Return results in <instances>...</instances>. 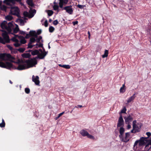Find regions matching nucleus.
I'll list each match as a JSON object with an SVG mask.
<instances>
[{
  "mask_svg": "<svg viewBox=\"0 0 151 151\" xmlns=\"http://www.w3.org/2000/svg\"><path fill=\"white\" fill-rule=\"evenodd\" d=\"M5 56L7 58H8V59H12V56L10 54H5Z\"/></svg>",
  "mask_w": 151,
  "mask_h": 151,
  "instance_id": "nucleus-41",
  "label": "nucleus"
},
{
  "mask_svg": "<svg viewBox=\"0 0 151 151\" xmlns=\"http://www.w3.org/2000/svg\"><path fill=\"white\" fill-rule=\"evenodd\" d=\"M147 142V139L146 137H142L139 140H136L134 144L133 149L134 150H136L137 146L140 147L144 145Z\"/></svg>",
  "mask_w": 151,
  "mask_h": 151,
  "instance_id": "nucleus-2",
  "label": "nucleus"
},
{
  "mask_svg": "<svg viewBox=\"0 0 151 151\" xmlns=\"http://www.w3.org/2000/svg\"><path fill=\"white\" fill-rule=\"evenodd\" d=\"M39 43V44H38V47L36 46L35 47V48H37L38 47H42L43 48L44 50H45L44 48H43V44L40 42V43Z\"/></svg>",
  "mask_w": 151,
  "mask_h": 151,
  "instance_id": "nucleus-31",
  "label": "nucleus"
},
{
  "mask_svg": "<svg viewBox=\"0 0 151 151\" xmlns=\"http://www.w3.org/2000/svg\"><path fill=\"white\" fill-rule=\"evenodd\" d=\"M19 33L21 35H24L26 34V33L25 32L21 30L19 31Z\"/></svg>",
  "mask_w": 151,
  "mask_h": 151,
  "instance_id": "nucleus-55",
  "label": "nucleus"
},
{
  "mask_svg": "<svg viewBox=\"0 0 151 151\" xmlns=\"http://www.w3.org/2000/svg\"><path fill=\"white\" fill-rule=\"evenodd\" d=\"M5 57V54H1L0 55V58L3 60H4V58Z\"/></svg>",
  "mask_w": 151,
  "mask_h": 151,
  "instance_id": "nucleus-39",
  "label": "nucleus"
},
{
  "mask_svg": "<svg viewBox=\"0 0 151 151\" xmlns=\"http://www.w3.org/2000/svg\"><path fill=\"white\" fill-rule=\"evenodd\" d=\"M124 131V129L122 127L120 128L119 130V133L120 134V135H119L120 138H121L122 136Z\"/></svg>",
  "mask_w": 151,
  "mask_h": 151,
  "instance_id": "nucleus-15",
  "label": "nucleus"
},
{
  "mask_svg": "<svg viewBox=\"0 0 151 151\" xmlns=\"http://www.w3.org/2000/svg\"><path fill=\"white\" fill-rule=\"evenodd\" d=\"M125 86L124 84H123L122 87L120 88V93H124L125 91Z\"/></svg>",
  "mask_w": 151,
  "mask_h": 151,
  "instance_id": "nucleus-25",
  "label": "nucleus"
},
{
  "mask_svg": "<svg viewBox=\"0 0 151 151\" xmlns=\"http://www.w3.org/2000/svg\"><path fill=\"white\" fill-rule=\"evenodd\" d=\"M127 109L125 107H124L121 111V113H125Z\"/></svg>",
  "mask_w": 151,
  "mask_h": 151,
  "instance_id": "nucleus-46",
  "label": "nucleus"
},
{
  "mask_svg": "<svg viewBox=\"0 0 151 151\" xmlns=\"http://www.w3.org/2000/svg\"><path fill=\"white\" fill-rule=\"evenodd\" d=\"M27 65L25 64L19 65L17 68V69L19 70H22L32 67L33 66L32 64L31 65H28L27 63Z\"/></svg>",
  "mask_w": 151,
  "mask_h": 151,
  "instance_id": "nucleus-4",
  "label": "nucleus"
},
{
  "mask_svg": "<svg viewBox=\"0 0 151 151\" xmlns=\"http://www.w3.org/2000/svg\"><path fill=\"white\" fill-rule=\"evenodd\" d=\"M2 38L0 37V43L3 44L10 43V40L7 33L5 31L2 34Z\"/></svg>",
  "mask_w": 151,
  "mask_h": 151,
  "instance_id": "nucleus-3",
  "label": "nucleus"
},
{
  "mask_svg": "<svg viewBox=\"0 0 151 151\" xmlns=\"http://www.w3.org/2000/svg\"><path fill=\"white\" fill-rule=\"evenodd\" d=\"M30 37H31L29 34H26V36H25V38L26 39L29 38Z\"/></svg>",
  "mask_w": 151,
  "mask_h": 151,
  "instance_id": "nucleus-59",
  "label": "nucleus"
},
{
  "mask_svg": "<svg viewBox=\"0 0 151 151\" xmlns=\"http://www.w3.org/2000/svg\"><path fill=\"white\" fill-rule=\"evenodd\" d=\"M13 19V17L9 15H7L6 17V19L9 21Z\"/></svg>",
  "mask_w": 151,
  "mask_h": 151,
  "instance_id": "nucleus-29",
  "label": "nucleus"
},
{
  "mask_svg": "<svg viewBox=\"0 0 151 151\" xmlns=\"http://www.w3.org/2000/svg\"><path fill=\"white\" fill-rule=\"evenodd\" d=\"M13 26V24L11 22H9L7 25L6 28V29L9 32H10L12 31L11 27Z\"/></svg>",
  "mask_w": 151,
  "mask_h": 151,
  "instance_id": "nucleus-11",
  "label": "nucleus"
},
{
  "mask_svg": "<svg viewBox=\"0 0 151 151\" xmlns=\"http://www.w3.org/2000/svg\"><path fill=\"white\" fill-rule=\"evenodd\" d=\"M25 50V48H20L19 49H18V51H19L20 53H23Z\"/></svg>",
  "mask_w": 151,
  "mask_h": 151,
  "instance_id": "nucleus-34",
  "label": "nucleus"
},
{
  "mask_svg": "<svg viewBox=\"0 0 151 151\" xmlns=\"http://www.w3.org/2000/svg\"><path fill=\"white\" fill-rule=\"evenodd\" d=\"M135 94L134 93L132 96L129 97L128 99L127 100V102L128 103L131 102L132 101H133L136 97L135 96Z\"/></svg>",
  "mask_w": 151,
  "mask_h": 151,
  "instance_id": "nucleus-16",
  "label": "nucleus"
},
{
  "mask_svg": "<svg viewBox=\"0 0 151 151\" xmlns=\"http://www.w3.org/2000/svg\"><path fill=\"white\" fill-rule=\"evenodd\" d=\"M78 23V21H76L73 22V24L74 25H75L76 24H77Z\"/></svg>",
  "mask_w": 151,
  "mask_h": 151,
  "instance_id": "nucleus-64",
  "label": "nucleus"
},
{
  "mask_svg": "<svg viewBox=\"0 0 151 151\" xmlns=\"http://www.w3.org/2000/svg\"><path fill=\"white\" fill-rule=\"evenodd\" d=\"M12 0H4L3 3L7 5H9Z\"/></svg>",
  "mask_w": 151,
  "mask_h": 151,
  "instance_id": "nucleus-30",
  "label": "nucleus"
},
{
  "mask_svg": "<svg viewBox=\"0 0 151 151\" xmlns=\"http://www.w3.org/2000/svg\"><path fill=\"white\" fill-rule=\"evenodd\" d=\"M19 21L20 23H24V20L22 19H19Z\"/></svg>",
  "mask_w": 151,
  "mask_h": 151,
  "instance_id": "nucleus-63",
  "label": "nucleus"
},
{
  "mask_svg": "<svg viewBox=\"0 0 151 151\" xmlns=\"http://www.w3.org/2000/svg\"><path fill=\"white\" fill-rule=\"evenodd\" d=\"M80 134L83 137L86 136L88 134V132L84 130H82L80 131Z\"/></svg>",
  "mask_w": 151,
  "mask_h": 151,
  "instance_id": "nucleus-17",
  "label": "nucleus"
},
{
  "mask_svg": "<svg viewBox=\"0 0 151 151\" xmlns=\"http://www.w3.org/2000/svg\"><path fill=\"white\" fill-rule=\"evenodd\" d=\"M36 41V39L35 37H31L30 39L29 42L30 44H32L35 42Z\"/></svg>",
  "mask_w": 151,
  "mask_h": 151,
  "instance_id": "nucleus-22",
  "label": "nucleus"
},
{
  "mask_svg": "<svg viewBox=\"0 0 151 151\" xmlns=\"http://www.w3.org/2000/svg\"><path fill=\"white\" fill-rule=\"evenodd\" d=\"M65 10L66 12L69 14L71 15L73 14V10L72 8V6L71 5L69 6H66L63 7L62 8V10Z\"/></svg>",
  "mask_w": 151,
  "mask_h": 151,
  "instance_id": "nucleus-6",
  "label": "nucleus"
},
{
  "mask_svg": "<svg viewBox=\"0 0 151 151\" xmlns=\"http://www.w3.org/2000/svg\"><path fill=\"white\" fill-rule=\"evenodd\" d=\"M2 122L0 123V127L1 128L4 127L5 126V123L3 119H2Z\"/></svg>",
  "mask_w": 151,
  "mask_h": 151,
  "instance_id": "nucleus-26",
  "label": "nucleus"
},
{
  "mask_svg": "<svg viewBox=\"0 0 151 151\" xmlns=\"http://www.w3.org/2000/svg\"><path fill=\"white\" fill-rule=\"evenodd\" d=\"M44 52L43 53H39L38 54L37 56L35 57H34L33 58H31L30 60H26L25 61V63H27L28 65H31L32 64L33 65H35L37 64L36 59L39 58L40 59H43L45 56L47 54V52L44 50Z\"/></svg>",
  "mask_w": 151,
  "mask_h": 151,
  "instance_id": "nucleus-1",
  "label": "nucleus"
},
{
  "mask_svg": "<svg viewBox=\"0 0 151 151\" xmlns=\"http://www.w3.org/2000/svg\"><path fill=\"white\" fill-rule=\"evenodd\" d=\"M18 49H14L13 48L11 52L12 53L16 54L18 52Z\"/></svg>",
  "mask_w": 151,
  "mask_h": 151,
  "instance_id": "nucleus-38",
  "label": "nucleus"
},
{
  "mask_svg": "<svg viewBox=\"0 0 151 151\" xmlns=\"http://www.w3.org/2000/svg\"><path fill=\"white\" fill-rule=\"evenodd\" d=\"M22 56L23 58H29L31 57V55L29 53H24L22 54Z\"/></svg>",
  "mask_w": 151,
  "mask_h": 151,
  "instance_id": "nucleus-19",
  "label": "nucleus"
},
{
  "mask_svg": "<svg viewBox=\"0 0 151 151\" xmlns=\"http://www.w3.org/2000/svg\"><path fill=\"white\" fill-rule=\"evenodd\" d=\"M7 47L10 50L12 51V50L13 49V47L11 46L10 45H7Z\"/></svg>",
  "mask_w": 151,
  "mask_h": 151,
  "instance_id": "nucleus-54",
  "label": "nucleus"
},
{
  "mask_svg": "<svg viewBox=\"0 0 151 151\" xmlns=\"http://www.w3.org/2000/svg\"><path fill=\"white\" fill-rule=\"evenodd\" d=\"M36 12V10L35 9H33L31 10V11L30 12V16H29V18H32L34 15V14H35Z\"/></svg>",
  "mask_w": 151,
  "mask_h": 151,
  "instance_id": "nucleus-18",
  "label": "nucleus"
},
{
  "mask_svg": "<svg viewBox=\"0 0 151 151\" xmlns=\"http://www.w3.org/2000/svg\"><path fill=\"white\" fill-rule=\"evenodd\" d=\"M83 107V106L82 105H78L77 106H76L75 107L76 108H81Z\"/></svg>",
  "mask_w": 151,
  "mask_h": 151,
  "instance_id": "nucleus-60",
  "label": "nucleus"
},
{
  "mask_svg": "<svg viewBox=\"0 0 151 151\" xmlns=\"http://www.w3.org/2000/svg\"><path fill=\"white\" fill-rule=\"evenodd\" d=\"M25 92L27 94H29L30 92V89L29 88H26L25 89Z\"/></svg>",
  "mask_w": 151,
  "mask_h": 151,
  "instance_id": "nucleus-40",
  "label": "nucleus"
},
{
  "mask_svg": "<svg viewBox=\"0 0 151 151\" xmlns=\"http://www.w3.org/2000/svg\"><path fill=\"white\" fill-rule=\"evenodd\" d=\"M24 15L26 17H28V13L27 11H25L23 13Z\"/></svg>",
  "mask_w": 151,
  "mask_h": 151,
  "instance_id": "nucleus-48",
  "label": "nucleus"
},
{
  "mask_svg": "<svg viewBox=\"0 0 151 151\" xmlns=\"http://www.w3.org/2000/svg\"><path fill=\"white\" fill-rule=\"evenodd\" d=\"M130 136V133L129 132H127L125 133V137L124 142H128L129 141L128 138Z\"/></svg>",
  "mask_w": 151,
  "mask_h": 151,
  "instance_id": "nucleus-13",
  "label": "nucleus"
},
{
  "mask_svg": "<svg viewBox=\"0 0 151 151\" xmlns=\"http://www.w3.org/2000/svg\"><path fill=\"white\" fill-rule=\"evenodd\" d=\"M59 66L60 67L65 68L66 69H69L70 68V66L69 65L59 64Z\"/></svg>",
  "mask_w": 151,
  "mask_h": 151,
  "instance_id": "nucleus-21",
  "label": "nucleus"
},
{
  "mask_svg": "<svg viewBox=\"0 0 151 151\" xmlns=\"http://www.w3.org/2000/svg\"><path fill=\"white\" fill-rule=\"evenodd\" d=\"M1 9L3 10H6V6L4 5H3L2 6V8H1Z\"/></svg>",
  "mask_w": 151,
  "mask_h": 151,
  "instance_id": "nucleus-61",
  "label": "nucleus"
},
{
  "mask_svg": "<svg viewBox=\"0 0 151 151\" xmlns=\"http://www.w3.org/2000/svg\"><path fill=\"white\" fill-rule=\"evenodd\" d=\"M33 33H34L33 34V37H35L36 39V38H37L38 37L37 35H37V34L36 33V32H33Z\"/></svg>",
  "mask_w": 151,
  "mask_h": 151,
  "instance_id": "nucleus-47",
  "label": "nucleus"
},
{
  "mask_svg": "<svg viewBox=\"0 0 151 151\" xmlns=\"http://www.w3.org/2000/svg\"><path fill=\"white\" fill-rule=\"evenodd\" d=\"M42 37L41 36H39L38 37H37L36 39V42L37 43H40V40L42 39Z\"/></svg>",
  "mask_w": 151,
  "mask_h": 151,
  "instance_id": "nucleus-36",
  "label": "nucleus"
},
{
  "mask_svg": "<svg viewBox=\"0 0 151 151\" xmlns=\"http://www.w3.org/2000/svg\"><path fill=\"white\" fill-rule=\"evenodd\" d=\"M44 25L45 27H47L48 26V22H47V20H46L45 21Z\"/></svg>",
  "mask_w": 151,
  "mask_h": 151,
  "instance_id": "nucleus-57",
  "label": "nucleus"
},
{
  "mask_svg": "<svg viewBox=\"0 0 151 151\" xmlns=\"http://www.w3.org/2000/svg\"><path fill=\"white\" fill-rule=\"evenodd\" d=\"M138 127L136 124H134V125H133V128L134 129H135V128H137V127Z\"/></svg>",
  "mask_w": 151,
  "mask_h": 151,
  "instance_id": "nucleus-62",
  "label": "nucleus"
},
{
  "mask_svg": "<svg viewBox=\"0 0 151 151\" xmlns=\"http://www.w3.org/2000/svg\"><path fill=\"white\" fill-rule=\"evenodd\" d=\"M55 28L52 26H51L49 27V30L50 32H52L54 30Z\"/></svg>",
  "mask_w": 151,
  "mask_h": 151,
  "instance_id": "nucleus-32",
  "label": "nucleus"
},
{
  "mask_svg": "<svg viewBox=\"0 0 151 151\" xmlns=\"http://www.w3.org/2000/svg\"><path fill=\"white\" fill-rule=\"evenodd\" d=\"M12 40L14 42H17L18 40L15 37H13L12 39Z\"/></svg>",
  "mask_w": 151,
  "mask_h": 151,
  "instance_id": "nucleus-56",
  "label": "nucleus"
},
{
  "mask_svg": "<svg viewBox=\"0 0 151 151\" xmlns=\"http://www.w3.org/2000/svg\"><path fill=\"white\" fill-rule=\"evenodd\" d=\"M0 67L3 68H6V65L2 62L0 61Z\"/></svg>",
  "mask_w": 151,
  "mask_h": 151,
  "instance_id": "nucleus-35",
  "label": "nucleus"
},
{
  "mask_svg": "<svg viewBox=\"0 0 151 151\" xmlns=\"http://www.w3.org/2000/svg\"><path fill=\"white\" fill-rule=\"evenodd\" d=\"M109 51L107 50H105L104 52V54L102 55L103 58H105L107 57Z\"/></svg>",
  "mask_w": 151,
  "mask_h": 151,
  "instance_id": "nucleus-23",
  "label": "nucleus"
},
{
  "mask_svg": "<svg viewBox=\"0 0 151 151\" xmlns=\"http://www.w3.org/2000/svg\"><path fill=\"white\" fill-rule=\"evenodd\" d=\"M35 32V31H32V30L30 31L29 33V34H30L31 37L33 36V34H34L33 33V32Z\"/></svg>",
  "mask_w": 151,
  "mask_h": 151,
  "instance_id": "nucleus-52",
  "label": "nucleus"
},
{
  "mask_svg": "<svg viewBox=\"0 0 151 151\" xmlns=\"http://www.w3.org/2000/svg\"><path fill=\"white\" fill-rule=\"evenodd\" d=\"M35 46V45H32V44H30V43L29 42L28 45V48H32L34 46Z\"/></svg>",
  "mask_w": 151,
  "mask_h": 151,
  "instance_id": "nucleus-44",
  "label": "nucleus"
},
{
  "mask_svg": "<svg viewBox=\"0 0 151 151\" xmlns=\"http://www.w3.org/2000/svg\"><path fill=\"white\" fill-rule=\"evenodd\" d=\"M42 32V31L41 29H38L36 33L38 35H40L41 34Z\"/></svg>",
  "mask_w": 151,
  "mask_h": 151,
  "instance_id": "nucleus-51",
  "label": "nucleus"
},
{
  "mask_svg": "<svg viewBox=\"0 0 151 151\" xmlns=\"http://www.w3.org/2000/svg\"><path fill=\"white\" fill-rule=\"evenodd\" d=\"M32 81L35 82V84L37 85H39L40 81L39 80V77L38 76H36L35 77L34 75L32 76Z\"/></svg>",
  "mask_w": 151,
  "mask_h": 151,
  "instance_id": "nucleus-8",
  "label": "nucleus"
},
{
  "mask_svg": "<svg viewBox=\"0 0 151 151\" xmlns=\"http://www.w3.org/2000/svg\"><path fill=\"white\" fill-rule=\"evenodd\" d=\"M5 64L6 65V68H6L9 69H10L11 68H12L13 65L11 63L6 62V64Z\"/></svg>",
  "mask_w": 151,
  "mask_h": 151,
  "instance_id": "nucleus-14",
  "label": "nucleus"
},
{
  "mask_svg": "<svg viewBox=\"0 0 151 151\" xmlns=\"http://www.w3.org/2000/svg\"><path fill=\"white\" fill-rule=\"evenodd\" d=\"M146 134L147 136L148 137L146 138L147 139L148 138L150 137L151 135V133L149 132H147L146 133Z\"/></svg>",
  "mask_w": 151,
  "mask_h": 151,
  "instance_id": "nucleus-53",
  "label": "nucleus"
},
{
  "mask_svg": "<svg viewBox=\"0 0 151 151\" xmlns=\"http://www.w3.org/2000/svg\"><path fill=\"white\" fill-rule=\"evenodd\" d=\"M124 119L126 124H129L130 122H132L133 119V117L130 115L127 117H124Z\"/></svg>",
  "mask_w": 151,
  "mask_h": 151,
  "instance_id": "nucleus-9",
  "label": "nucleus"
},
{
  "mask_svg": "<svg viewBox=\"0 0 151 151\" xmlns=\"http://www.w3.org/2000/svg\"><path fill=\"white\" fill-rule=\"evenodd\" d=\"M85 5H81L78 4L77 5V6L80 9H82L84 7H85Z\"/></svg>",
  "mask_w": 151,
  "mask_h": 151,
  "instance_id": "nucleus-45",
  "label": "nucleus"
},
{
  "mask_svg": "<svg viewBox=\"0 0 151 151\" xmlns=\"http://www.w3.org/2000/svg\"><path fill=\"white\" fill-rule=\"evenodd\" d=\"M48 15L49 16H51L53 14V11L51 10H48L47 12Z\"/></svg>",
  "mask_w": 151,
  "mask_h": 151,
  "instance_id": "nucleus-33",
  "label": "nucleus"
},
{
  "mask_svg": "<svg viewBox=\"0 0 151 151\" xmlns=\"http://www.w3.org/2000/svg\"><path fill=\"white\" fill-rule=\"evenodd\" d=\"M20 45V44L18 43L17 42L16 43H15L14 44V45L16 47H19Z\"/></svg>",
  "mask_w": 151,
  "mask_h": 151,
  "instance_id": "nucleus-50",
  "label": "nucleus"
},
{
  "mask_svg": "<svg viewBox=\"0 0 151 151\" xmlns=\"http://www.w3.org/2000/svg\"><path fill=\"white\" fill-rule=\"evenodd\" d=\"M39 53V51L37 50H33L32 52V55L33 56L36 55H38V54Z\"/></svg>",
  "mask_w": 151,
  "mask_h": 151,
  "instance_id": "nucleus-20",
  "label": "nucleus"
},
{
  "mask_svg": "<svg viewBox=\"0 0 151 151\" xmlns=\"http://www.w3.org/2000/svg\"><path fill=\"white\" fill-rule=\"evenodd\" d=\"M19 31V29L18 27V26L17 25L16 27L13 30V32L14 33H17Z\"/></svg>",
  "mask_w": 151,
  "mask_h": 151,
  "instance_id": "nucleus-28",
  "label": "nucleus"
},
{
  "mask_svg": "<svg viewBox=\"0 0 151 151\" xmlns=\"http://www.w3.org/2000/svg\"><path fill=\"white\" fill-rule=\"evenodd\" d=\"M26 42V40L24 39H22L21 40V42L23 44L25 43Z\"/></svg>",
  "mask_w": 151,
  "mask_h": 151,
  "instance_id": "nucleus-58",
  "label": "nucleus"
},
{
  "mask_svg": "<svg viewBox=\"0 0 151 151\" xmlns=\"http://www.w3.org/2000/svg\"><path fill=\"white\" fill-rule=\"evenodd\" d=\"M59 6L58 5H54L53 6V9L55 10H57L58 9Z\"/></svg>",
  "mask_w": 151,
  "mask_h": 151,
  "instance_id": "nucleus-37",
  "label": "nucleus"
},
{
  "mask_svg": "<svg viewBox=\"0 0 151 151\" xmlns=\"http://www.w3.org/2000/svg\"><path fill=\"white\" fill-rule=\"evenodd\" d=\"M147 144L146 145L145 147V148L146 149H148V147L149 145H151V139L147 140Z\"/></svg>",
  "mask_w": 151,
  "mask_h": 151,
  "instance_id": "nucleus-24",
  "label": "nucleus"
},
{
  "mask_svg": "<svg viewBox=\"0 0 151 151\" xmlns=\"http://www.w3.org/2000/svg\"><path fill=\"white\" fill-rule=\"evenodd\" d=\"M7 22L6 21H4L2 22L1 24V28L3 29H6L7 27Z\"/></svg>",
  "mask_w": 151,
  "mask_h": 151,
  "instance_id": "nucleus-12",
  "label": "nucleus"
},
{
  "mask_svg": "<svg viewBox=\"0 0 151 151\" xmlns=\"http://www.w3.org/2000/svg\"><path fill=\"white\" fill-rule=\"evenodd\" d=\"M124 125V121L123 119L122 116L121 115L119 117L118 121V123L117 125V127H123Z\"/></svg>",
  "mask_w": 151,
  "mask_h": 151,
  "instance_id": "nucleus-7",
  "label": "nucleus"
},
{
  "mask_svg": "<svg viewBox=\"0 0 151 151\" xmlns=\"http://www.w3.org/2000/svg\"><path fill=\"white\" fill-rule=\"evenodd\" d=\"M86 136L88 138L90 139H94V137L93 136L89 134L88 133V134H87V135Z\"/></svg>",
  "mask_w": 151,
  "mask_h": 151,
  "instance_id": "nucleus-43",
  "label": "nucleus"
},
{
  "mask_svg": "<svg viewBox=\"0 0 151 151\" xmlns=\"http://www.w3.org/2000/svg\"><path fill=\"white\" fill-rule=\"evenodd\" d=\"M27 3L29 5L31 6H34V4L32 0H27Z\"/></svg>",
  "mask_w": 151,
  "mask_h": 151,
  "instance_id": "nucleus-27",
  "label": "nucleus"
},
{
  "mask_svg": "<svg viewBox=\"0 0 151 151\" xmlns=\"http://www.w3.org/2000/svg\"><path fill=\"white\" fill-rule=\"evenodd\" d=\"M53 23L54 25H56L58 24V22L57 20H55L53 21Z\"/></svg>",
  "mask_w": 151,
  "mask_h": 151,
  "instance_id": "nucleus-49",
  "label": "nucleus"
},
{
  "mask_svg": "<svg viewBox=\"0 0 151 151\" xmlns=\"http://www.w3.org/2000/svg\"><path fill=\"white\" fill-rule=\"evenodd\" d=\"M69 0H62L61 1H59V7L61 8H63V5H66L68 2Z\"/></svg>",
  "mask_w": 151,
  "mask_h": 151,
  "instance_id": "nucleus-10",
  "label": "nucleus"
},
{
  "mask_svg": "<svg viewBox=\"0 0 151 151\" xmlns=\"http://www.w3.org/2000/svg\"><path fill=\"white\" fill-rule=\"evenodd\" d=\"M140 127H137V128H135V129H134L135 130V132H139L140 131Z\"/></svg>",
  "mask_w": 151,
  "mask_h": 151,
  "instance_id": "nucleus-42",
  "label": "nucleus"
},
{
  "mask_svg": "<svg viewBox=\"0 0 151 151\" xmlns=\"http://www.w3.org/2000/svg\"><path fill=\"white\" fill-rule=\"evenodd\" d=\"M19 9L17 7H13L12 8L10 11V13L12 14L17 16H19Z\"/></svg>",
  "mask_w": 151,
  "mask_h": 151,
  "instance_id": "nucleus-5",
  "label": "nucleus"
}]
</instances>
